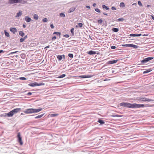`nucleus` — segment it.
Masks as SVG:
<instances>
[{"mask_svg":"<svg viewBox=\"0 0 154 154\" xmlns=\"http://www.w3.org/2000/svg\"><path fill=\"white\" fill-rule=\"evenodd\" d=\"M21 0H9V3L10 4H13L14 3H17L19 2V1Z\"/></svg>","mask_w":154,"mask_h":154,"instance_id":"obj_9","label":"nucleus"},{"mask_svg":"<svg viewBox=\"0 0 154 154\" xmlns=\"http://www.w3.org/2000/svg\"><path fill=\"white\" fill-rule=\"evenodd\" d=\"M96 5V4L94 3L93 5V6H94V7H95Z\"/></svg>","mask_w":154,"mask_h":154,"instance_id":"obj_53","label":"nucleus"},{"mask_svg":"<svg viewBox=\"0 0 154 154\" xmlns=\"http://www.w3.org/2000/svg\"><path fill=\"white\" fill-rule=\"evenodd\" d=\"M151 17L152 19L154 20V17L152 15H151Z\"/></svg>","mask_w":154,"mask_h":154,"instance_id":"obj_52","label":"nucleus"},{"mask_svg":"<svg viewBox=\"0 0 154 154\" xmlns=\"http://www.w3.org/2000/svg\"><path fill=\"white\" fill-rule=\"evenodd\" d=\"M112 49H115L116 48V47L114 46H112L111 47Z\"/></svg>","mask_w":154,"mask_h":154,"instance_id":"obj_45","label":"nucleus"},{"mask_svg":"<svg viewBox=\"0 0 154 154\" xmlns=\"http://www.w3.org/2000/svg\"><path fill=\"white\" fill-rule=\"evenodd\" d=\"M56 38V37L55 36H54L52 38V40L53 41L55 40Z\"/></svg>","mask_w":154,"mask_h":154,"instance_id":"obj_44","label":"nucleus"},{"mask_svg":"<svg viewBox=\"0 0 154 154\" xmlns=\"http://www.w3.org/2000/svg\"><path fill=\"white\" fill-rule=\"evenodd\" d=\"M19 34L22 37L24 35V33L22 31L19 32Z\"/></svg>","mask_w":154,"mask_h":154,"instance_id":"obj_21","label":"nucleus"},{"mask_svg":"<svg viewBox=\"0 0 154 154\" xmlns=\"http://www.w3.org/2000/svg\"><path fill=\"white\" fill-rule=\"evenodd\" d=\"M23 28H25L26 27V26L25 25L23 24Z\"/></svg>","mask_w":154,"mask_h":154,"instance_id":"obj_56","label":"nucleus"},{"mask_svg":"<svg viewBox=\"0 0 154 154\" xmlns=\"http://www.w3.org/2000/svg\"><path fill=\"white\" fill-rule=\"evenodd\" d=\"M110 79H105L104 80V81H109V80Z\"/></svg>","mask_w":154,"mask_h":154,"instance_id":"obj_49","label":"nucleus"},{"mask_svg":"<svg viewBox=\"0 0 154 154\" xmlns=\"http://www.w3.org/2000/svg\"><path fill=\"white\" fill-rule=\"evenodd\" d=\"M124 20V19L123 18H120L118 19L117 20V21H123Z\"/></svg>","mask_w":154,"mask_h":154,"instance_id":"obj_28","label":"nucleus"},{"mask_svg":"<svg viewBox=\"0 0 154 154\" xmlns=\"http://www.w3.org/2000/svg\"><path fill=\"white\" fill-rule=\"evenodd\" d=\"M112 30L115 32H117L119 31V29L118 28H113L112 29Z\"/></svg>","mask_w":154,"mask_h":154,"instance_id":"obj_22","label":"nucleus"},{"mask_svg":"<svg viewBox=\"0 0 154 154\" xmlns=\"http://www.w3.org/2000/svg\"><path fill=\"white\" fill-rule=\"evenodd\" d=\"M44 84L43 83H38L36 82H35L33 83H32L31 84H29V85L30 86L32 87H34L35 86H40L42 85H44Z\"/></svg>","mask_w":154,"mask_h":154,"instance_id":"obj_5","label":"nucleus"},{"mask_svg":"<svg viewBox=\"0 0 154 154\" xmlns=\"http://www.w3.org/2000/svg\"><path fill=\"white\" fill-rule=\"evenodd\" d=\"M98 22L100 23H102L103 20L101 19L99 20H98Z\"/></svg>","mask_w":154,"mask_h":154,"instance_id":"obj_41","label":"nucleus"},{"mask_svg":"<svg viewBox=\"0 0 154 154\" xmlns=\"http://www.w3.org/2000/svg\"><path fill=\"white\" fill-rule=\"evenodd\" d=\"M103 14L105 15H107V14L106 13H103Z\"/></svg>","mask_w":154,"mask_h":154,"instance_id":"obj_57","label":"nucleus"},{"mask_svg":"<svg viewBox=\"0 0 154 154\" xmlns=\"http://www.w3.org/2000/svg\"><path fill=\"white\" fill-rule=\"evenodd\" d=\"M92 76L90 75H81V76H80L79 77L80 78H91L92 77Z\"/></svg>","mask_w":154,"mask_h":154,"instance_id":"obj_13","label":"nucleus"},{"mask_svg":"<svg viewBox=\"0 0 154 154\" xmlns=\"http://www.w3.org/2000/svg\"><path fill=\"white\" fill-rule=\"evenodd\" d=\"M17 137L18 138V142L20 143V145H22L23 143L22 141V138L21 137L20 133H18Z\"/></svg>","mask_w":154,"mask_h":154,"instance_id":"obj_7","label":"nucleus"},{"mask_svg":"<svg viewBox=\"0 0 154 154\" xmlns=\"http://www.w3.org/2000/svg\"><path fill=\"white\" fill-rule=\"evenodd\" d=\"M5 36L8 37H9L10 35L9 33L8 32H6L5 31Z\"/></svg>","mask_w":154,"mask_h":154,"instance_id":"obj_26","label":"nucleus"},{"mask_svg":"<svg viewBox=\"0 0 154 154\" xmlns=\"http://www.w3.org/2000/svg\"><path fill=\"white\" fill-rule=\"evenodd\" d=\"M32 94V93L31 92H29L27 93V95H28L30 96Z\"/></svg>","mask_w":154,"mask_h":154,"instance_id":"obj_48","label":"nucleus"},{"mask_svg":"<svg viewBox=\"0 0 154 154\" xmlns=\"http://www.w3.org/2000/svg\"><path fill=\"white\" fill-rule=\"evenodd\" d=\"M102 7H103V8H105L106 9V10H109V8L106 6V5H103L102 6Z\"/></svg>","mask_w":154,"mask_h":154,"instance_id":"obj_34","label":"nucleus"},{"mask_svg":"<svg viewBox=\"0 0 154 154\" xmlns=\"http://www.w3.org/2000/svg\"><path fill=\"white\" fill-rule=\"evenodd\" d=\"M122 46L128 47H132L135 49L137 48L138 47V46L132 44H127L125 45H122Z\"/></svg>","mask_w":154,"mask_h":154,"instance_id":"obj_6","label":"nucleus"},{"mask_svg":"<svg viewBox=\"0 0 154 154\" xmlns=\"http://www.w3.org/2000/svg\"><path fill=\"white\" fill-rule=\"evenodd\" d=\"M120 6L121 7H124L125 6V4L123 2H121L120 4Z\"/></svg>","mask_w":154,"mask_h":154,"instance_id":"obj_30","label":"nucleus"},{"mask_svg":"<svg viewBox=\"0 0 154 154\" xmlns=\"http://www.w3.org/2000/svg\"><path fill=\"white\" fill-rule=\"evenodd\" d=\"M4 51H3V50H0V53H4Z\"/></svg>","mask_w":154,"mask_h":154,"instance_id":"obj_51","label":"nucleus"},{"mask_svg":"<svg viewBox=\"0 0 154 154\" xmlns=\"http://www.w3.org/2000/svg\"><path fill=\"white\" fill-rule=\"evenodd\" d=\"M10 31L14 34H15L17 31V29L16 28L12 27L10 28Z\"/></svg>","mask_w":154,"mask_h":154,"instance_id":"obj_10","label":"nucleus"},{"mask_svg":"<svg viewBox=\"0 0 154 154\" xmlns=\"http://www.w3.org/2000/svg\"><path fill=\"white\" fill-rule=\"evenodd\" d=\"M63 37L66 38H68L69 37V35L68 34H66L63 35Z\"/></svg>","mask_w":154,"mask_h":154,"instance_id":"obj_40","label":"nucleus"},{"mask_svg":"<svg viewBox=\"0 0 154 154\" xmlns=\"http://www.w3.org/2000/svg\"><path fill=\"white\" fill-rule=\"evenodd\" d=\"M138 4L139 5H140V6L141 7H142L143 5H142V4L140 1H139L138 2Z\"/></svg>","mask_w":154,"mask_h":154,"instance_id":"obj_37","label":"nucleus"},{"mask_svg":"<svg viewBox=\"0 0 154 154\" xmlns=\"http://www.w3.org/2000/svg\"><path fill=\"white\" fill-rule=\"evenodd\" d=\"M95 11L97 12L100 13V10L98 8L95 9Z\"/></svg>","mask_w":154,"mask_h":154,"instance_id":"obj_42","label":"nucleus"},{"mask_svg":"<svg viewBox=\"0 0 154 154\" xmlns=\"http://www.w3.org/2000/svg\"><path fill=\"white\" fill-rule=\"evenodd\" d=\"M20 108L15 109L7 114L6 115L8 117H12L14 115L20 110Z\"/></svg>","mask_w":154,"mask_h":154,"instance_id":"obj_3","label":"nucleus"},{"mask_svg":"<svg viewBox=\"0 0 154 154\" xmlns=\"http://www.w3.org/2000/svg\"><path fill=\"white\" fill-rule=\"evenodd\" d=\"M136 100L142 102H149L153 101V100H152L151 99L147 98H146L145 97H139V98L136 99Z\"/></svg>","mask_w":154,"mask_h":154,"instance_id":"obj_4","label":"nucleus"},{"mask_svg":"<svg viewBox=\"0 0 154 154\" xmlns=\"http://www.w3.org/2000/svg\"><path fill=\"white\" fill-rule=\"evenodd\" d=\"M24 40H25L23 38H21L20 39V41L21 42H23Z\"/></svg>","mask_w":154,"mask_h":154,"instance_id":"obj_43","label":"nucleus"},{"mask_svg":"<svg viewBox=\"0 0 154 154\" xmlns=\"http://www.w3.org/2000/svg\"><path fill=\"white\" fill-rule=\"evenodd\" d=\"M68 56L70 58H73V56L72 54H68Z\"/></svg>","mask_w":154,"mask_h":154,"instance_id":"obj_36","label":"nucleus"},{"mask_svg":"<svg viewBox=\"0 0 154 154\" xmlns=\"http://www.w3.org/2000/svg\"><path fill=\"white\" fill-rule=\"evenodd\" d=\"M22 13L20 11L18 13H17L15 16L16 17H19L20 16L22 15Z\"/></svg>","mask_w":154,"mask_h":154,"instance_id":"obj_19","label":"nucleus"},{"mask_svg":"<svg viewBox=\"0 0 154 154\" xmlns=\"http://www.w3.org/2000/svg\"><path fill=\"white\" fill-rule=\"evenodd\" d=\"M88 53L90 55L94 54H96V52L93 51H88Z\"/></svg>","mask_w":154,"mask_h":154,"instance_id":"obj_18","label":"nucleus"},{"mask_svg":"<svg viewBox=\"0 0 154 154\" xmlns=\"http://www.w3.org/2000/svg\"><path fill=\"white\" fill-rule=\"evenodd\" d=\"M44 115V114H42L41 115H39L38 116H36L35 117V119H38V118H41Z\"/></svg>","mask_w":154,"mask_h":154,"instance_id":"obj_20","label":"nucleus"},{"mask_svg":"<svg viewBox=\"0 0 154 154\" xmlns=\"http://www.w3.org/2000/svg\"><path fill=\"white\" fill-rule=\"evenodd\" d=\"M31 18L28 16H26L25 17V20L27 22H29L31 21Z\"/></svg>","mask_w":154,"mask_h":154,"instance_id":"obj_15","label":"nucleus"},{"mask_svg":"<svg viewBox=\"0 0 154 154\" xmlns=\"http://www.w3.org/2000/svg\"><path fill=\"white\" fill-rule=\"evenodd\" d=\"M149 5H147V7H149Z\"/></svg>","mask_w":154,"mask_h":154,"instance_id":"obj_60","label":"nucleus"},{"mask_svg":"<svg viewBox=\"0 0 154 154\" xmlns=\"http://www.w3.org/2000/svg\"><path fill=\"white\" fill-rule=\"evenodd\" d=\"M120 105L124 107L128 108H140L144 107L150 106L149 105H144L143 104H137L136 103H127L122 102L120 103Z\"/></svg>","mask_w":154,"mask_h":154,"instance_id":"obj_1","label":"nucleus"},{"mask_svg":"<svg viewBox=\"0 0 154 154\" xmlns=\"http://www.w3.org/2000/svg\"><path fill=\"white\" fill-rule=\"evenodd\" d=\"M86 8H89V9H90V6H86Z\"/></svg>","mask_w":154,"mask_h":154,"instance_id":"obj_54","label":"nucleus"},{"mask_svg":"<svg viewBox=\"0 0 154 154\" xmlns=\"http://www.w3.org/2000/svg\"><path fill=\"white\" fill-rule=\"evenodd\" d=\"M27 38V35L25 36L23 38L24 39V40L26 39Z\"/></svg>","mask_w":154,"mask_h":154,"instance_id":"obj_50","label":"nucleus"},{"mask_svg":"<svg viewBox=\"0 0 154 154\" xmlns=\"http://www.w3.org/2000/svg\"><path fill=\"white\" fill-rule=\"evenodd\" d=\"M53 34H56L57 35H59V36H60V35H61L60 33L59 32H54L53 33Z\"/></svg>","mask_w":154,"mask_h":154,"instance_id":"obj_32","label":"nucleus"},{"mask_svg":"<svg viewBox=\"0 0 154 154\" xmlns=\"http://www.w3.org/2000/svg\"><path fill=\"white\" fill-rule=\"evenodd\" d=\"M60 16L63 17H65V14L63 13H60Z\"/></svg>","mask_w":154,"mask_h":154,"instance_id":"obj_31","label":"nucleus"},{"mask_svg":"<svg viewBox=\"0 0 154 154\" xmlns=\"http://www.w3.org/2000/svg\"><path fill=\"white\" fill-rule=\"evenodd\" d=\"M111 9L112 10H115L116 9V8L114 7H112L111 8Z\"/></svg>","mask_w":154,"mask_h":154,"instance_id":"obj_46","label":"nucleus"},{"mask_svg":"<svg viewBox=\"0 0 154 154\" xmlns=\"http://www.w3.org/2000/svg\"><path fill=\"white\" fill-rule=\"evenodd\" d=\"M117 61V60L109 61L107 62V63L108 64H112L116 63Z\"/></svg>","mask_w":154,"mask_h":154,"instance_id":"obj_11","label":"nucleus"},{"mask_svg":"<svg viewBox=\"0 0 154 154\" xmlns=\"http://www.w3.org/2000/svg\"><path fill=\"white\" fill-rule=\"evenodd\" d=\"M141 35V34H130L129 36L131 37H135V36H140Z\"/></svg>","mask_w":154,"mask_h":154,"instance_id":"obj_12","label":"nucleus"},{"mask_svg":"<svg viewBox=\"0 0 154 154\" xmlns=\"http://www.w3.org/2000/svg\"><path fill=\"white\" fill-rule=\"evenodd\" d=\"M35 20H38V16L36 14H35L33 16Z\"/></svg>","mask_w":154,"mask_h":154,"instance_id":"obj_24","label":"nucleus"},{"mask_svg":"<svg viewBox=\"0 0 154 154\" xmlns=\"http://www.w3.org/2000/svg\"><path fill=\"white\" fill-rule=\"evenodd\" d=\"M75 10V8L74 7H72L69 9V10L68 11V13H69L73 12Z\"/></svg>","mask_w":154,"mask_h":154,"instance_id":"obj_14","label":"nucleus"},{"mask_svg":"<svg viewBox=\"0 0 154 154\" xmlns=\"http://www.w3.org/2000/svg\"><path fill=\"white\" fill-rule=\"evenodd\" d=\"M74 28H72L71 29V32L72 35H74Z\"/></svg>","mask_w":154,"mask_h":154,"instance_id":"obj_33","label":"nucleus"},{"mask_svg":"<svg viewBox=\"0 0 154 154\" xmlns=\"http://www.w3.org/2000/svg\"><path fill=\"white\" fill-rule=\"evenodd\" d=\"M49 48V46H47L45 48H45Z\"/></svg>","mask_w":154,"mask_h":154,"instance_id":"obj_55","label":"nucleus"},{"mask_svg":"<svg viewBox=\"0 0 154 154\" xmlns=\"http://www.w3.org/2000/svg\"><path fill=\"white\" fill-rule=\"evenodd\" d=\"M17 51H15V52H12L11 53L12 54H14V53H17Z\"/></svg>","mask_w":154,"mask_h":154,"instance_id":"obj_58","label":"nucleus"},{"mask_svg":"<svg viewBox=\"0 0 154 154\" xmlns=\"http://www.w3.org/2000/svg\"><path fill=\"white\" fill-rule=\"evenodd\" d=\"M98 122L101 124H103L105 123V122L103 121V120L101 119H99L98 120Z\"/></svg>","mask_w":154,"mask_h":154,"instance_id":"obj_23","label":"nucleus"},{"mask_svg":"<svg viewBox=\"0 0 154 154\" xmlns=\"http://www.w3.org/2000/svg\"><path fill=\"white\" fill-rule=\"evenodd\" d=\"M50 26L51 28L53 29L54 28V26L53 24H51Z\"/></svg>","mask_w":154,"mask_h":154,"instance_id":"obj_47","label":"nucleus"},{"mask_svg":"<svg viewBox=\"0 0 154 154\" xmlns=\"http://www.w3.org/2000/svg\"><path fill=\"white\" fill-rule=\"evenodd\" d=\"M62 56H63L64 58H65V55H58L57 56V58L59 60H60L62 59Z\"/></svg>","mask_w":154,"mask_h":154,"instance_id":"obj_17","label":"nucleus"},{"mask_svg":"<svg viewBox=\"0 0 154 154\" xmlns=\"http://www.w3.org/2000/svg\"><path fill=\"white\" fill-rule=\"evenodd\" d=\"M152 70V69L150 68L146 70L145 71H144L143 73V74H145L149 72Z\"/></svg>","mask_w":154,"mask_h":154,"instance_id":"obj_16","label":"nucleus"},{"mask_svg":"<svg viewBox=\"0 0 154 154\" xmlns=\"http://www.w3.org/2000/svg\"><path fill=\"white\" fill-rule=\"evenodd\" d=\"M21 115H23L22 113H21Z\"/></svg>","mask_w":154,"mask_h":154,"instance_id":"obj_61","label":"nucleus"},{"mask_svg":"<svg viewBox=\"0 0 154 154\" xmlns=\"http://www.w3.org/2000/svg\"><path fill=\"white\" fill-rule=\"evenodd\" d=\"M111 116L112 117H120L122 116H121L118 115H111Z\"/></svg>","mask_w":154,"mask_h":154,"instance_id":"obj_29","label":"nucleus"},{"mask_svg":"<svg viewBox=\"0 0 154 154\" xmlns=\"http://www.w3.org/2000/svg\"><path fill=\"white\" fill-rule=\"evenodd\" d=\"M78 25L79 27H82L83 26V24L81 23H79L78 24Z\"/></svg>","mask_w":154,"mask_h":154,"instance_id":"obj_39","label":"nucleus"},{"mask_svg":"<svg viewBox=\"0 0 154 154\" xmlns=\"http://www.w3.org/2000/svg\"><path fill=\"white\" fill-rule=\"evenodd\" d=\"M42 21L44 22H46L48 21V19L47 18H45L42 20Z\"/></svg>","mask_w":154,"mask_h":154,"instance_id":"obj_35","label":"nucleus"},{"mask_svg":"<svg viewBox=\"0 0 154 154\" xmlns=\"http://www.w3.org/2000/svg\"><path fill=\"white\" fill-rule=\"evenodd\" d=\"M137 5V4L136 3H133L132 5Z\"/></svg>","mask_w":154,"mask_h":154,"instance_id":"obj_59","label":"nucleus"},{"mask_svg":"<svg viewBox=\"0 0 154 154\" xmlns=\"http://www.w3.org/2000/svg\"><path fill=\"white\" fill-rule=\"evenodd\" d=\"M42 110V108H39L38 109H35L33 108L28 109L24 111V113L26 114H30L33 113H37Z\"/></svg>","mask_w":154,"mask_h":154,"instance_id":"obj_2","label":"nucleus"},{"mask_svg":"<svg viewBox=\"0 0 154 154\" xmlns=\"http://www.w3.org/2000/svg\"><path fill=\"white\" fill-rule=\"evenodd\" d=\"M66 76V75L65 74H62V75H60L58 77V78H63L64 77H65Z\"/></svg>","mask_w":154,"mask_h":154,"instance_id":"obj_27","label":"nucleus"},{"mask_svg":"<svg viewBox=\"0 0 154 154\" xmlns=\"http://www.w3.org/2000/svg\"><path fill=\"white\" fill-rule=\"evenodd\" d=\"M59 115L57 114H51L50 116L51 117H54L56 116H57Z\"/></svg>","mask_w":154,"mask_h":154,"instance_id":"obj_25","label":"nucleus"},{"mask_svg":"<svg viewBox=\"0 0 154 154\" xmlns=\"http://www.w3.org/2000/svg\"><path fill=\"white\" fill-rule=\"evenodd\" d=\"M19 79L21 80H26V78L24 77H21L19 78Z\"/></svg>","mask_w":154,"mask_h":154,"instance_id":"obj_38","label":"nucleus"},{"mask_svg":"<svg viewBox=\"0 0 154 154\" xmlns=\"http://www.w3.org/2000/svg\"><path fill=\"white\" fill-rule=\"evenodd\" d=\"M153 57H149L144 59L141 61V63H145L148 62V61L152 59Z\"/></svg>","mask_w":154,"mask_h":154,"instance_id":"obj_8","label":"nucleus"}]
</instances>
